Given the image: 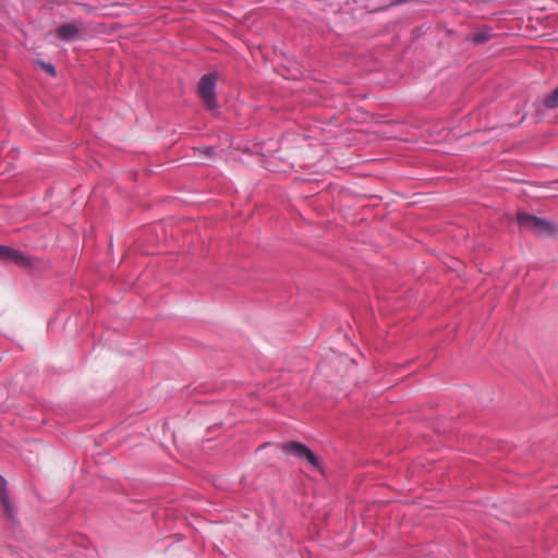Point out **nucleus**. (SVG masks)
<instances>
[{"mask_svg":"<svg viewBox=\"0 0 558 558\" xmlns=\"http://www.w3.org/2000/svg\"><path fill=\"white\" fill-rule=\"evenodd\" d=\"M217 75L209 73L203 75L198 83V96L201 97L204 106L214 116L219 113V105L216 97Z\"/></svg>","mask_w":558,"mask_h":558,"instance_id":"nucleus-1","label":"nucleus"},{"mask_svg":"<svg viewBox=\"0 0 558 558\" xmlns=\"http://www.w3.org/2000/svg\"><path fill=\"white\" fill-rule=\"evenodd\" d=\"M518 222L521 229L538 235H555L558 230L551 221L527 214H519Z\"/></svg>","mask_w":558,"mask_h":558,"instance_id":"nucleus-2","label":"nucleus"},{"mask_svg":"<svg viewBox=\"0 0 558 558\" xmlns=\"http://www.w3.org/2000/svg\"><path fill=\"white\" fill-rule=\"evenodd\" d=\"M282 450L284 453L292 454L301 460L307 461V463L315 469L319 468V461L316 454L301 442L292 441L284 444Z\"/></svg>","mask_w":558,"mask_h":558,"instance_id":"nucleus-3","label":"nucleus"},{"mask_svg":"<svg viewBox=\"0 0 558 558\" xmlns=\"http://www.w3.org/2000/svg\"><path fill=\"white\" fill-rule=\"evenodd\" d=\"M56 32L60 39L64 41H75L81 37L83 24L78 22L63 24L59 26Z\"/></svg>","mask_w":558,"mask_h":558,"instance_id":"nucleus-4","label":"nucleus"},{"mask_svg":"<svg viewBox=\"0 0 558 558\" xmlns=\"http://www.w3.org/2000/svg\"><path fill=\"white\" fill-rule=\"evenodd\" d=\"M0 259L5 262H12L19 266H27L29 265V258L22 251L0 245Z\"/></svg>","mask_w":558,"mask_h":558,"instance_id":"nucleus-5","label":"nucleus"},{"mask_svg":"<svg viewBox=\"0 0 558 558\" xmlns=\"http://www.w3.org/2000/svg\"><path fill=\"white\" fill-rule=\"evenodd\" d=\"M0 500L4 508L5 513L12 518L13 517V507L10 501L9 492L7 489V480L0 475Z\"/></svg>","mask_w":558,"mask_h":558,"instance_id":"nucleus-6","label":"nucleus"},{"mask_svg":"<svg viewBox=\"0 0 558 558\" xmlns=\"http://www.w3.org/2000/svg\"><path fill=\"white\" fill-rule=\"evenodd\" d=\"M544 106L548 109L558 107V87L544 98Z\"/></svg>","mask_w":558,"mask_h":558,"instance_id":"nucleus-7","label":"nucleus"},{"mask_svg":"<svg viewBox=\"0 0 558 558\" xmlns=\"http://www.w3.org/2000/svg\"><path fill=\"white\" fill-rule=\"evenodd\" d=\"M198 151H199V154H202L206 157L204 159V162H209L215 155V149L211 146L199 148Z\"/></svg>","mask_w":558,"mask_h":558,"instance_id":"nucleus-8","label":"nucleus"},{"mask_svg":"<svg viewBox=\"0 0 558 558\" xmlns=\"http://www.w3.org/2000/svg\"><path fill=\"white\" fill-rule=\"evenodd\" d=\"M39 64L51 75H56V69L51 63L39 62Z\"/></svg>","mask_w":558,"mask_h":558,"instance_id":"nucleus-9","label":"nucleus"}]
</instances>
